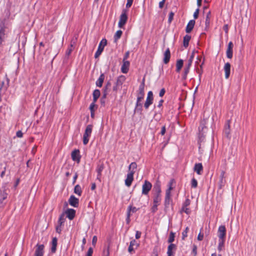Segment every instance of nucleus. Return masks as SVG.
<instances>
[{
	"mask_svg": "<svg viewBox=\"0 0 256 256\" xmlns=\"http://www.w3.org/2000/svg\"><path fill=\"white\" fill-rule=\"evenodd\" d=\"M92 128L93 126L92 124H88L86 126L83 135L82 142L84 144L86 145L88 144L89 138L90 136L92 133Z\"/></svg>",
	"mask_w": 256,
	"mask_h": 256,
	"instance_id": "f257e3e1",
	"label": "nucleus"
},
{
	"mask_svg": "<svg viewBox=\"0 0 256 256\" xmlns=\"http://www.w3.org/2000/svg\"><path fill=\"white\" fill-rule=\"evenodd\" d=\"M126 78L124 76L121 75L116 78L114 86H113V91L116 92L120 87H122V84L125 82Z\"/></svg>",
	"mask_w": 256,
	"mask_h": 256,
	"instance_id": "f03ea898",
	"label": "nucleus"
},
{
	"mask_svg": "<svg viewBox=\"0 0 256 256\" xmlns=\"http://www.w3.org/2000/svg\"><path fill=\"white\" fill-rule=\"evenodd\" d=\"M152 184L148 180H145L142 186V194L147 196L152 188Z\"/></svg>",
	"mask_w": 256,
	"mask_h": 256,
	"instance_id": "7ed1b4c3",
	"label": "nucleus"
},
{
	"mask_svg": "<svg viewBox=\"0 0 256 256\" xmlns=\"http://www.w3.org/2000/svg\"><path fill=\"white\" fill-rule=\"evenodd\" d=\"M127 12L128 10H126L124 9L122 10L118 24L119 28H122L126 24L128 20Z\"/></svg>",
	"mask_w": 256,
	"mask_h": 256,
	"instance_id": "20e7f679",
	"label": "nucleus"
},
{
	"mask_svg": "<svg viewBox=\"0 0 256 256\" xmlns=\"http://www.w3.org/2000/svg\"><path fill=\"white\" fill-rule=\"evenodd\" d=\"M106 44H107L106 40V38L102 39V40L100 41V43L99 44L98 50L94 54L95 58H98L100 55V54L104 50V48L106 46Z\"/></svg>",
	"mask_w": 256,
	"mask_h": 256,
	"instance_id": "39448f33",
	"label": "nucleus"
},
{
	"mask_svg": "<svg viewBox=\"0 0 256 256\" xmlns=\"http://www.w3.org/2000/svg\"><path fill=\"white\" fill-rule=\"evenodd\" d=\"M154 101V95L152 91H149L147 94L146 100L144 104V108L147 110L152 104Z\"/></svg>",
	"mask_w": 256,
	"mask_h": 256,
	"instance_id": "423d86ee",
	"label": "nucleus"
},
{
	"mask_svg": "<svg viewBox=\"0 0 256 256\" xmlns=\"http://www.w3.org/2000/svg\"><path fill=\"white\" fill-rule=\"evenodd\" d=\"M144 98L137 96L136 101L135 105V108L134 109V112L135 113L140 112L141 113L142 110V102Z\"/></svg>",
	"mask_w": 256,
	"mask_h": 256,
	"instance_id": "0eeeda50",
	"label": "nucleus"
},
{
	"mask_svg": "<svg viewBox=\"0 0 256 256\" xmlns=\"http://www.w3.org/2000/svg\"><path fill=\"white\" fill-rule=\"evenodd\" d=\"M80 152L79 150L76 149L74 150L71 154V157L72 160L79 164L80 161L81 156L80 155Z\"/></svg>",
	"mask_w": 256,
	"mask_h": 256,
	"instance_id": "6e6552de",
	"label": "nucleus"
},
{
	"mask_svg": "<svg viewBox=\"0 0 256 256\" xmlns=\"http://www.w3.org/2000/svg\"><path fill=\"white\" fill-rule=\"evenodd\" d=\"M153 194H162L161 182L157 180L154 185L152 190Z\"/></svg>",
	"mask_w": 256,
	"mask_h": 256,
	"instance_id": "1a4fd4ad",
	"label": "nucleus"
},
{
	"mask_svg": "<svg viewBox=\"0 0 256 256\" xmlns=\"http://www.w3.org/2000/svg\"><path fill=\"white\" fill-rule=\"evenodd\" d=\"M226 228L224 226L221 225L218 228V239H226Z\"/></svg>",
	"mask_w": 256,
	"mask_h": 256,
	"instance_id": "9d476101",
	"label": "nucleus"
},
{
	"mask_svg": "<svg viewBox=\"0 0 256 256\" xmlns=\"http://www.w3.org/2000/svg\"><path fill=\"white\" fill-rule=\"evenodd\" d=\"M69 204L74 207L78 208V206L79 200L74 195H71L68 199Z\"/></svg>",
	"mask_w": 256,
	"mask_h": 256,
	"instance_id": "9b49d317",
	"label": "nucleus"
},
{
	"mask_svg": "<svg viewBox=\"0 0 256 256\" xmlns=\"http://www.w3.org/2000/svg\"><path fill=\"white\" fill-rule=\"evenodd\" d=\"M144 78H143L141 84H140L137 93V96H140L144 98Z\"/></svg>",
	"mask_w": 256,
	"mask_h": 256,
	"instance_id": "f8f14e48",
	"label": "nucleus"
},
{
	"mask_svg": "<svg viewBox=\"0 0 256 256\" xmlns=\"http://www.w3.org/2000/svg\"><path fill=\"white\" fill-rule=\"evenodd\" d=\"M133 172H128L126 175V178L125 180V184L129 187L131 186L132 182L134 180Z\"/></svg>",
	"mask_w": 256,
	"mask_h": 256,
	"instance_id": "ddd939ff",
	"label": "nucleus"
},
{
	"mask_svg": "<svg viewBox=\"0 0 256 256\" xmlns=\"http://www.w3.org/2000/svg\"><path fill=\"white\" fill-rule=\"evenodd\" d=\"M44 254V245L36 244V248L35 251L34 256H43Z\"/></svg>",
	"mask_w": 256,
	"mask_h": 256,
	"instance_id": "4468645a",
	"label": "nucleus"
},
{
	"mask_svg": "<svg viewBox=\"0 0 256 256\" xmlns=\"http://www.w3.org/2000/svg\"><path fill=\"white\" fill-rule=\"evenodd\" d=\"M5 78L6 80V83L4 82H1L0 86V92H5L7 88L9 86L10 83V79L8 78L6 74L5 76Z\"/></svg>",
	"mask_w": 256,
	"mask_h": 256,
	"instance_id": "2eb2a0df",
	"label": "nucleus"
},
{
	"mask_svg": "<svg viewBox=\"0 0 256 256\" xmlns=\"http://www.w3.org/2000/svg\"><path fill=\"white\" fill-rule=\"evenodd\" d=\"M192 63L190 62V60H188L187 64L185 66L184 68V72L182 75V79L186 80L187 78L188 74L190 72V68L192 66Z\"/></svg>",
	"mask_w": 256,
	"mask_h": 256,
	"instance_id": "dca6fc26",
	"label": "nucleus"
},
{
	"mask_svg": "<svg viewBox=\"0 0 256 256\" xmlns=\"http://www.w3.org/2000/svg\"><path fill=\"white\" fill-rule=\"evenodd\" d=\"M66 217L70 220L74 219L76 216V210L72 208H68L66 211Z\"/></svg>",
	"mask_w": 256,
	"mask_h": 256,
	"instance_id": "f3484780",
	"label": "nucleus"
},
{
	"mask_svg": "<svg viewBox=\"0 0 256 256\" xmlns=\"http://www.w3.org/2000/svg\"><path fill=\"white\" fill-rule=\"evenodd\" d=\"M195 23L196 22L194 20H191L189 21L186 28V33H190L192 32L194 28Z\"/></svg>",
	"mask_w": 256,
	"mask_h": 256,
	"instance_id": "a211bd4d",
	"label": "nucleus"
},
{
	"mask_svg": "<svg viewBox=\"0 0 256 256\" xmlns=\"http://www.w3.org/2000/svg\"><path fill=\"white\" fill-rule=\"evenodd\" d=\"M130 62L128 60H123V64L121 68V71L124 74H126L128 71Z\"/></svg>",
	"mask_w": 256,
	"mask_h": 256,
	"instance_id": "6ab92c4d",
	"label": "nucleus"
},
{
	"mask_svg": "<svg viewBox=\"0 0 256 256\" xmlns=\"http://www.w3.org/2000/svg\"><path fill=\"white\" fill-rule=\"evenodd\" d=\"M176 246L174 244H170L168 247L167 254L168 256H174L172 250H176Z\"/></svg>",
	"mask_w": 256,
	"mask_h": 256,
	"instance_id": "aec40b11",
	"label": "nucleus"
},
{
	"mask_svg": "<svg viewBox=\"0 0 256 256\" xmlns=\"http://www.w3.org/2000/svg\"><path fill=\"white\" fill-rule=\"evenodd\" d=\"M224 70L225 73V78L228 79L230 75V64L229 62L226 63L224 67Z\"/></svg>",
	"mask_w": 256,
	"mask_h": 256,
	"instance_id": "412c9836",
	"label": "nucleus"
},
{
	"mask_svg": "<svg viewBox=\"0 0 256 256\" xmlns=\"http://www.w3.org/2000/svg\"><path fill=\"white\" fill-rule=\"evenodd\" d=\"M171 194H166L164 198V205L166 208H168L170 204V203L172 202V200L171 199Z\"/></svg>",
	"mask_w": 256,
	"mask_h": 256,
	"instance_id": "4be33fe9",
	"label": "nucleus"
},
{
	"mask_svg": "<svg viewBox=\"0 0 256 256\" xmlns=\"http://www.w3.org/2000/svg\"><path fill=\"white\" fill-rule=\"evenodd\" d=\"M104 168V166L103 163L98 164L96 167V171L97 172V178L99 179L102 176V172Z\"/></svg>",
	"mask_w": 256,
	"mask_h": 256,
	"instance_id": "5701e85b",
	"label": "nucleus"
},
{
	"mask_svg": "<svg viewBox=\"0 0 256 256\" xmlns=\"http://www.w3.org/2000/svg\"><path fill=\"white\" fill-rule=\"evenodd\" d=\"M170 58V52L169 48H168L164 53V62L167 64Z\"/></svg>",
	"mask_w": 256,
	"mask_h": 256,
	"instance_id": "b1692460",
	"label": "nucleus"
},
{
	"mask_svg": "<svg viewBox=\"0 0 256 256\" xmlns=\"http://www.w3.org/2000/svg\"><path fill=\"white\" fill-rule=\"evenodd\" d=\"M202 170H203V166H202V163H196L194 164V170L198 174H201Z\"/></svg>",
	"mask_w": 256,
	"mask_h": 256,
	"instance_id": "393cba45",
	"label": "nucleus"
},
{
	"mask_svg": "<svg viewBox=\"0 0 256 256\" xmlns=\"http://www.w3.org/2000/svg\"><path fill=\"white\" fill-rule=\"evenodd\" d=\"M162 200V194H153V204L160 205Z\"/></svg>",
	"mask_w": 256,
	"mask_h": 256,
	"instance_id": "a878e982",
	"label": "nucleus"
},
{
	"mask_svg": "<svg viewBox=\"0 0 256 256\" xmlns=\"http://www.w3.org/2000/svg\"><path fill=\"white\" fill-rule=\"evenodd\" d=\"M58 244V239L56 237L53 238L52 242L51 252L55 253L56 250V246Z\"/></svg>",
	"mask_w": 256,
	"mask_h": 256,
	"instance_id": "bb28decb",
	"label": "nucleus"
},
{
	"mask_svg": "<svg viewBox=\"0 0 256 256\" xmlns=\"http://www.w3.org/2000/svg\"><path fill=\"white\" fill-rule=\"evenodd\" d=\"M104 74H101L100 75V76L98 78L96 81V86L100 88L102 87V84L104 82Z\"/></svg>",
	"mask_w": 256,
	"mask_h": 256,
	"instance_id": "cd10ccee",
	"label": "nucleus"
},
{
	"mask_svg": "<svg viewBox=\"0 0 256 256\" xmlns=\"http://www.w3.org/2000/svg\"><path fill=\"white\" fill-rule=\"evenodd\" d=\"M191 39V36L188 34H186L184 37L183 45L184 48H187L189 44V42Z\"/></svg>",
	"mask_w": 256,
	"mask_h": 256,
	"instance_id": "c85d7f7f",
	"label": "nucleus"
},
{
	"mask_svg": "<svg viewBox=\"0 0 256 256\" xmlns=\"http://www.w3.org/2000/svg\"><path fill=\"white\" fill-rule=\"evenodd\" d=\"M184 64V61L182 59L178 60L176 64V72H180Z\"/></svg>",
	"mask_w": 256,
	"mask_h": 256,
	"instance_id": "c756f323",
	"label": "nucleus"
},
{
	"mask_svg": "<svg viewBox=\"0 0 256 256\" xmlns=\"http://www.w3.org/2000/svg\"><path fill=\"white\" fill-rule=\"evenodd\" d=\"M136 244V240H133L130 241V246L128 248V252L130 254H132L133 252H134V246Z\"/></svg>",
	"mask_w": 256,
	"mask_h": 256,
	"instance_id": "7c9ffc66",
	"label": "nucleus"
},
{
	"mask_svg": "<svg viewBox=\"0 0 256 256\" xmlns=\"http://www.w3.org/2000/svg\"><path fill=\"white\" fill-rule=\"evenodd\" d=\"M100 90L96 89L94 90L93 92L92 96H93V101L94 102H96L98 100V98L100 97Z\"/></svg>",
	"mask_w": 256,
	"mask_h": 256,
	"instance_id": "2f4dec72",
	"label": "nucleus"
},
{
	"mask_svg": "<svg viewBox=\"0 0 256 256\" xmlns=\"http://www.w3.org/2000/svg\"><path fill=\"white\" fill-rule=\"evenodd\" d=\"M137 168V164L135 162H132L129 166H128V172H133V174H134L136 172V170Z\"/></svg>",
	"mask_w": 256,
	"mask_h": 256,
	"instance_id": "473e14b6",
	"label": "nucleus"
},
{
	"mask_svg": "<svg viewBox=\"0 0 256 256\" xmlns=\"http://www.w3.org/2000/svg\"><path fill=\"white\" fill-rule=\"evenodd\" d=\"M74 192L78 194V196H80L82 194V190L81 186L79 184H76L74 188Z\"/></svg>",
	"mask_w": 256,
	"mask_h": 256,
	"instance_id": "72a5a7b5",
	"label": "nucleus"
},
{
	"mask_svg": "<svg viewBox=\"0 0 256 256\" xmlns=\"http://www.w3.org/2000/svg\"><path fill=\"white\" fill-rule=\"evenodd\" d=\"M66 220V218H64V214H62L59 217L58 220V224L60 226H63Z\"/></svg>",
	"mask_w": 256,
	"mask_h": 256,
	"instance_id": "f704fd0d",
	"label": "nucleus"
},
{
	"mask_svg": "<svg viewBox=\"0 0 256 256\" xmlns=\"http://www.w3.org/2000/svg\"><path fill=\"white\" fill-rule=\"evenodd\" d=\"M174 238H175V233L173 232H170V233L168 242L170 244H172V242L174 240Z\"/></svg>",
	"mask_w": 256,
	"mask_h": 256,
	"instance_id": "c9c22d12",
	"label": "nucleus"
},
{
	"mask_svg": "<svg viewBox=\"0 0 256 256\" xmlns=\"http://www.w3.org/2000/svg\"><path fill=\"white\" fill-rule=\"evenodd\" d=\"M226 239H218V250L220 252L222 250V248L224 246Z\"/></svg>",
	"mask_w": 256,
	"mask_h": 256,
	"instance_id": "e433bc0d",
	"label": "nucleus"
},
{
	"mask_svg": "<svg viewBox=\"0 0 256 256\" xmlns=\"http://www.w3.org/2000/svg\"><path fill=\"white\" fill-rule=\"evenodd\" d=\"M122 34V32L121 30H118L116 31V34L114 35V40L115 42H116L118 40H119Z\"/></svg>",
	"mask_w": 256,
	"mask_h": 256,
	"instance_id": "4c0bfd02",
	"label": "nucleus"
},
{
	"mask_svg": "<svg viewBox=\"0 0 256 256\" xmlns=\"http://www.w3.org/2000/svg\"><path fill=\"white\" fill-rule=\"evenodd\" d=\"M224 132L226 136H228L230 133V126L229 124V121H228L227 123L225 125Z\"/></svg>",
	"mask_w": 256,
	"mask_h": 256,
	"instance_id": "58836bf2",
	"label": "nucleus"
},
{
	"mask_svg": "<svg viewBox=\"0 0 256 256\" xmlns=\"http://www.w3.org/2000/svg\"><path fill=\"white\" fill-rule=\"evenodd\" d=\"M173 180H172L168 184V188L166 190V193L171 194V190L173 189L172 187Z\"/></svg>",
	"mask_w": 256,
	"mask_h": 256,
	"instance_id": "ea45409f",
	"label": "nucleus"
},
{
	"mask_svg": "<svg viewBox=\"0 0 256 256\" xmlns=\"http://www.w3.org/2000/svg\"><path fill=\"white\" fill-rule=\"evenodd\" d=\"M226 56L228 58H232L233 56V52L232 49H228L227 48L226 52Z\"/></svg>",
	"mask_w": 256,
	"mask_h": 256,
	"instance_id": "a19ab883",
	"label": "nucleus"
},
{
	"mask_svg": "<svg viewBox=\"0 0 256 256\" xmlns=\"http://www.w3.org/2000/svg\"><path fill=\"white\" fill-rule=\"evenodd\" d=\"M180 213L185 212L187 214H189L190 212V210L189 209V208L187 207H184V206H182V208L180 210Z\"/></svg>",
	"mask_w": 256,
	"mask_h": 256,
	"instance_id": "79ce46f5",
	"label": "nucleus"
},
{
	"mask_svg": "<svg viewBox=\"0 0 256 256\" xmlns=\"http://www.w3.org/2000/svg\"><path fill=\"white\" fill-rule=\"evenodd\" d=\"M4 32H5V30L4 29V28L1 27L0 28V44H2V38L4 37Z\"/></svg>",
	"mask_w": 256,
	"mask_h": 256,
	"instance_id": "37998d69",
	"label": "nucleus"
},
{
	"mask_svg": "<svg viewBox=\"0 0 256 256\" xmlns=\"http://www.w3.org/2000/svg\"><path fill=\"white\" fill-rule=\"evenodd\" d=\"M198 186V182L195 178H192L191 181V186L193 188H196Z\"/></svg>",
	"mask_w": 256,
	"mask_h": 256,
	"instance_id": "c03bdc74",
	"label": "nucleus"
},
{
	"mask_svg": "<svg viewBox=\"0 0 256 256\" xmlns=\"http://www.w3.org/2000/svg\"><path fill=\"white\" fill-rule=\"evenodd\" d=\"M188 228L186 227V228L185 230H184L182 232V240H184L188 236Z\"/></svg>",
	"mask_w": 256,
	"mask_h": 256,
	"instance_id": "a18cd8bd",
	"label": "nucleus"
},
{
	"mask_svg": "<svg viewBox=\"0 0 256 256\" xmlns=\"http://www.w3.org/2000/svg\"><path fill=\"white\" fill-rule=\"evenodd\" d=\"M72 50H73V44H71L70 46L67 49V50L66 52V54L67 56H69L70 54L72 52Z\"/></svg>",
	"mask_w": 256,
	"mask_h": 256,
	"instance_id": "49530a36",
	"label": "nucleus"
},
{
	"mask_svg": "<svg viewBox=\"0 0 256 256\" xmlns=\"http://www.w3.org/2000/svg\"><path fill=\"white\" fill-rule=\"evenodd\" d=\"M190 200L188 198H187L186 199L185 201L183 202L182 206H184V207L188 208V206L190 205Z\"/></svg>",
	"mask_w": 256,
	"mask_h": 256,
	"instance_id": "de8ad7c7",
	"label": "nucleus"
},
{
	"mask_svg": "<svg viewBox=\"0 0 256 256\" xmlns=\"http://www.w3.org/2000/svg\"><path fill=\"white\" fill-rule=\"evenodd\" d=\"M174 12H170L168 14V23H171L174 16Z\"/></svg>",
	"mask_w": 256,
	"mask_h": 256,
	"instance_id": "09e8293b",
	"label": "nucleus"
},
{
	"mask_svg": "<svg viewBox=\"0 0 256 256\" xmlns=\"http://www.w3.org/2000/svg\"><path fill=\"white\" fill-rule=\"evenodd\" d=\"M210 12H209L207 14H206V26H208L210 24Z\"/></svg>",
	"mask_w": 256,
	"mask_h": 256,
	"instance_id": "8fccbe9b",
	"label": "nucleus"
},
{
	"mask_svg": "<svg viewBox=\"0 0 256 256\" xmlns=\"http://www.w3.org/2000/svg\"><path fill=\"white\" fill-rule=\"evenodd\" d=\"M192 254L194 256H196L197 254V246L195 244L192 246Z\"/></svg>",
	"mask_w": 256,
	"mask_h": 256,
	"instance_id": "3c124183",
	"label": "nucleus"
},
{
	"mask_svg": "<svg viewBox=\"0 0 256 256\" xmlns=\"http://www.w3.org/2000/svg\"><path fill=\"white\" fill-rule=\"evenodd\" d=\"M158 204H153V206L152 207L151 210L152 213H155L158 210Z\"/></svg>",
	"mask_w": 256,
	"mask_h": 256,
	"instance_id": "603ef678",
	"label": "nucleus"
},
{
	"mask_svg": "<svg viewBox=\"0 0 256 256\" xmlns=\"http://www.w3.org/2000/svg\"><path fill=\"white\" fill-rule=\"evenodd\" d=\"M62 226H60L59 224H58V225L56 226V232H58V234H60L61 233V232H62Z\"/></svg>",
	"mask_w": 256,
	"mask_h": 256,
	"instance_id": "864d4df0",
	"label": "nucleus"
},
{
	"mask_svg": "<svg viewBox=\"0 0 256 256\" xmlns=\"http://www.w3.org/2000/svg\"><path fill=\"white\" fill-rule=\"evenodd\" d=\"M96 106L95 102H94V101H93L92 102L90 106V112L94 111V108Z\"/></svg>",
	"mask_w": 256,
	"mask_h": 256,
	"instance_id": "5fc2aeb1",
	"label": "nucleus"
},
{
	"mask_svg": "<svg viewBox=\"0 0 256 256\" xmlns=\"http://www.w3.org/2000/svg\"><path fill=\"white\" fill-rule=\"evenodd\" d=\"M165 92H166L165 88H162L159 92V96L160 97H162L164 96Z\"/></svg>",
	"mask_w": 256,
	"mask_h": 256,
	"instance_id": "6e6d98bb",
	"label": "nucleus"
},
{
	"mask_svg": "<svg viewBox=\"0 0 256 256\" xmlns=\"http://www.w3.org/2000/svg\"><path fill=\"white\" fill-rule=\"evenodd\" d=\"M198 13H199V8H198L196 10V11L194 12V18L196 19L198 18Z\"/></svg>",
	"mask_w": 256,
	"mask_h": 256,
	"instance_id": "4d7b16f0",
	"label": "nucleus"
},
{
	"mask_svg": "<svg viewBox=\"0 0 256 256\" xmlns=\"http://www.w3.org/2000/svg\"><path fill=\"white\" fill-rule=\"evenodd\" d=\"M93 250L92 248H90L86 254V256H92Z\"/></svg>",
	"mask_w": 256,
	"mask_h": 256,
	"instance_id": "13d9d810",
	"label": "nucleus"
},
{
	"mask_svg": "<svg viewBox=\"0 0 256 256\" xmlns=\"http://www.w3.org/2000/svg\"><path fill=\"white\" fill-rule=\"evenodd\" d=\"M16 136L18 138H22L23 136V133L21 130H18L16 133Z\"/></svg>",
	"mask_w": 256,
	"mask_h": 256,
	"instance_id": "bf43d9fd",
	"label": "nucleus"
},
{
	"mask_svg": "<svg viewBox=\"0 0 256 256\" xmlns=\"http://www.w3.org/2000/svg\"><path fill=\"white\" fill-rule=\"evenodd\" d=\"M111 86V83L110 82H107L106 84L104 86V90H106L107 91V90L109 89Z\"/></svg>",
	"mask_w": 256,
	"mask_h": 256,
	"instance_id": "052dcab7",
	"label": "nucleus"
},
{
	"mask_svg": "<svg viewBox=\"0 0 256 256\" xmlns=\"http://www.w3.org/2000/svg\"><path fill=\"white\" fill-rule=\"evenodd\" d=\"M96 242H97V237H96V236H94L92 238V244L93 246H95V245H96Z\"/></svg>",
	"mask_w": 256,
	"mask_h": 256,
	"instance_id": "680f3d73",
	"label": "nucleus"
},
{
	"mask_svg": "<svg viewBox=\"0 0 256 256\" xmlns=\"http://www.w3.org/2000/svg\"><path fill=\"white\" fill-rule=\"evenodd\" d=\"M78 174L77 172H76L74 176V178H73V180H72V184H74L76 183V179L78 178Z\"/></svg>",
	"mask_w": 256,
	"mask_h": 256,
	"instance_id": "e2e57ef3",
	"label": "nucleus"
},
{
	"mask_svg": "<svg viewBox=\"0 0 256 256\" xmlns=\"http://www.w3.org/2000/svg\"><path fill=\"white\" fill-rule=\"evenodd\" d=\"M204 238V234L201 233V232L198 234V240H202Z\"/></svg>",
	"mask_w": 256,
	"mask_h": 256,
	"instance_id": "0e129e2a",
	"label": "nucleus"
},
{
	"mask_svg": "<svg viewBox=\"0 0 256 256\" xmlns=\"http://www.w3.org/2000/svg\"><path fill=\"white\" fill-rule=\"evenodd\" d=\"M132 2H133V1L127 0V2L126 4V8H130L132 5Z\"/></svg>",
	"mask_w": 256,
	"mask_h": 256,
	"instance_id": "69168bd1",
	"label": "nucleus"
},
{
	"mask_svg": "<svg viewBox=\"0 0 256 256\" xmlns=\"http://www.w3.org/2000/svg\"><path fill=\"white\" fill-rule=\"evenodd\" d=\"M166 131V126H164L161 129L160 134L163 136L165 134Z\"/></svg>",
	"mask_w": 256,
	"mask_h": 256,
	"instance_id": "338daca9",
	"label": "nucleus"
},
{
	"mask_svg": "<svg viewBox=\"0 0 256 256\" xmlns=\"http://www.w3.org/2000/svg\"><path fill=\"white\" fill-rule=\"evenodd\" d=\"M165 2L166 0H162L161 2H159V8H162L164 7Z\"/></svg>",
	"mask_w": 256,
	"mask_h": 256,
	"instance_id": "774afa93",
	"label": "nucleus"
}]
</instances>
